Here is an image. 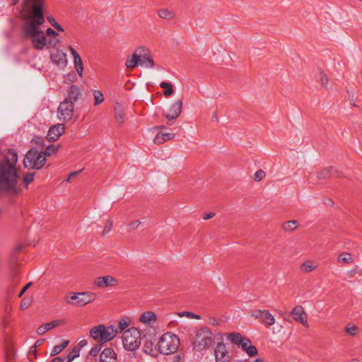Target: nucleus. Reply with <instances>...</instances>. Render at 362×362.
I'll return each mask as SVG.
<instances>
[{
	"label": "nucleus",
	"mask_w": 362,
	"mask_h": 362,
	"mask_svg": "<svg viewBox=\"0 0 362 362\" xmlns=\"http://www.w3.org/2000/svg\"><path fill=\"white\" fill-rule=\"evenodd\" d=\"M20 0H12L13 4ZM45 0H24L25 14L23 18V30L25 35L30 38L34 47L42 49L47 44V40L42 25L45 20L43 15Z\"/></svg>",
	"instance_id": "1"
},
{
	"label": "nucleus",
	"mask_w": 362,
	"mask_h": 362,
	"mask_svg": "<svg viewBox=\"0 0 362 362\" xmlns=\"http://www.w3.org/2000/svg\"><path fill=\"white\" fill-rule=\"evenodd\" d=\"M17 160L16 152L9 149L0 163V188L8 190L15 187L19 177L16 168Z\"/></svg>",
	"instance_id": "2"
},
{
	"label": "nucleus",
	"mask_w": 362,
	"mask_h": 362,
	"mask_svg": "<svg viewBox=\"0 0 362 362\" xmlns=\"http://www.w3.org/2000/svg\"><path fill=\"white\" fill-rule=\"evenodd\" d=\"M179 345V338L170 332L163 334L157 344L159 352L163 355L175 353L177 350Z\"/></svg>",
	"instance_id": "3"
},
{
	"label": "nucleus",
	"mask_w": 362,
	"mask_h": 362,
	"mask_svg": "<svg viewBox=\"0 0 362 362\" xmlns=\"http://www.w3.org/2000/svg\"><path fill=\"white\" fill-rule=\"evenodd\" d=\"M117 329L113 326L105 327L103 325L95 326L90 329V337L94 340L107 342L113 339L117 335Z\"/></svg>",
	"instance_id": "4"
},
{
	"label": "nucleus",
	"mask_w": 362,
	"mask_h": 362,
	"mask_svg": "<svg viewBox=\"0 0 362 362\" xmlns=\"http://www.w3.org/2000/svg\"><path fill=\"white\" fill-rule=\"evenodd\" d=\"M122 339L124 349L135 351L141 344V333L138 329L131 327L122 332Z\"/></svg>",
	"instance_id": "5"
},
{
	"label": "nucleus",
	"mask_w": 362,
	"mask_h": 362,
	"mask_svg": "<svg viewBox=\"0 0 362 362\" xmlns=\"http://www.w3.org/2000/svg\"><path fill=\"white\" fill-rule=\"evenodd\" d=\"M214 334L207 327H201L197 332L194 341V348L202 351L209 347L214 342Z\"/></svg>",
	"instance_id": "6"
},
{
	"label": "nucleus",
	"mask_w": 362,
	"mask_h": 362,
	"mask_svg": "<svg viewBox=\"0 0 362 362\" xmlns=\"http://www.w3.org/2000/svg\"><path fill=\"white\" fill-rule=\"evenodd\" d=\"M45 161V153L31 149L26 153L23 165L27 168L40 170L44 166Z\"/></svg>",
	"instance_id": "7"
},
{
	"label": "nucleus",
	"mask_w": 362,
	"mask_h": 362,
	"mask_svg": "<svg viewBox=\"0 0 362 362\" xmlns=\"http://www.w3.org/2000/svg\"><path fill=\"white\" fill-rule=\"evenodd\" d=\"M95 294L92 292L70 293L65 298V301L74 306H84L95 299Z\"/></svg>",
	"instance_id": "8"
},
{
	"label": "nucleus",
	"mask_w": 362,
	"mask_h": 362,
	"mask_svg": "<svg viewBox=\"0 0 362 362\" xmlns=\"http://www.w3.org/2000/svg\"><path fill=\"white\" fill-rule=\"evenodd\" d=\"M74 112V104L69 99H64L58 107L57 118L61 122H68L73 117Z\"/></svg>",
	"instance_id": "9"
},
{
	"label": "nucleus",
	"mask_w": 362,
	"mask_h": 362,
	"mask_svg": "<svg viewBox=\"0 0 362 362\" xmlns=\"http://www.w3.org/2000/svg\"><path fill=\"white\" fill-rule=\"evenodd\" d=\"M291 315L296 322L300 323L307 328L309 327L308 315L303 306L297 305L294 307L291 312Z\"/></svg>",
	"instance_id": "10"
},
{
	"label": "nucleus",
	"mask_w": 362,
	"mask_h": 362,
	"mask_svg": "<svg viewBox=\"0 0 362 362\" xmlns=\"http://www.w3.org/2000/svg\"><path fill=\"white\" fill-rule=\"evenodd\" d=\"M251 315L262 323L273 325L275 323L274 317L267 310H257L252 312Z\"/></svg>",
	"instance_id": "11"
},
{
	"label": "nucleus",
	"mask_w": 362,
	"mask_h": 362,
	"mask_svg": "<svg viewBox=\"0 0 362 362\" xmlns=\"http://www.w3.org/2000/svg\"><path fill=\"white\" fill-rule=\"evenodd\" d=\"M182 110V101L177 100L171 105L168 112L163 114V116L168 120L175 119L180 115Z\"/></svg>",
	"instance_id": "12"
},
{
	"label": "nucleus",
	"mask_w": 362,
	"mask_h": 362,
	"mask_svg": "<svg viewBox=\"0 0 362 362\" xmlns=\"http://www.w3.org/2000/svg\"><path fill=\"white\" fill-rule=\"evenodd\" d=\"M139 49H141L140 53V60L139 61V65L146 67L148 69H151L154 66V62L151 57L150 52L145 47H140Z\"/></svg>",
	"instance_id": "13"
},
{
	"label": "nucleus",
	"mask_w": 362,
	"mask_h": 362,
	"mask_svg": "<svg viewBox=\"0 0 362 362\" xmlns=\"http://www.w3.org/2000/svg\"><path fill=\"white\" fill-rule=\"evenodd\" d=\"M64 130L65 127L63 124L53 125L49 128L46 138L49 141H55L62 135Z\"/></svg>",
	"instance_id": "14"
},
{
	"label": "nucleus",
	"mask_w": 362,
	"mask_h": 362,
	"mask_svg": "<svg viewBox=\"0 0 362 362\" xmlns=\"http://www.w3.org/2000/svg\"><path fill=\"white\" fill-rule=\"evenodd\" d=\"M214 355L216 362H226L230 359L226 345L223 342L217 344L214 350Z\"/></svg>",
	"instance_id": "15"
},
{
	"label": "nucleus",
	"mask_w": 362,
	"mask_h": 362,
	"mask_svg": "<svg viewBox=\"0 0 362 362\" xmlns=\"http://www.w3.org/2000/svg\"><path fill=\"white\" fill-rule=\"evenodd\" d=\"M50 59L52 62L59 68H64L67 64L66 54L61 49L51 53Z\"/></svg>",
	"instance_id": "16"
},
{
	"label": "nucleus",
	"mask_w": 362,
	"mask_h": 362,
	"mask_svg": "<svg viewBox=\"0 0 362 362\" xmlns=\"http://www.w3.org/2000/svg\"><path fill=\"white\" fill-rule=\"evenodd\" d=\"M117 284V280L112 276H104L97 278L94 281V286L103 288L107 286H115Z\"/></svg>",
	"instance_id": "17"
},
{
	"label": "nucleus",
	"mask_w": 362,
	"mask_h": 362,
	"mask_svg": "<svg viewBox=\"0 0 362 362\" xmlns=\"http://www.w3.org/2000/svg\"><path fill=\"white\" fill-rule=\"evenodd\" d=\"M100 362H117L115 351L111 348H105L100 354Z\"/></svg>",
	"instance_id": "18"
},
{
	"label": "nucleus",
	"mask_w": 362,
	"mask_h": 362,
	"mask_svg": "<svg viewBox=\"0 0 362 362\" xmlns=\"http://www.w3.org/2000/svg\"><path fill=\"white\" fill-rule=\"evenodd\" d=\"M140 53L141 49H139V47L136 48L131 58L127 59L125 66L129 69H134L139 64V61L140 60Z\"/></svg>",
	"instance_id": "19"
},
{
	"label": "nucleus",
	"mask_w": 362,
	"mask_h": 362,
	"mask_svg": "<svg viewBox=\"0 0 362 362\" xmlns=\"http://www.w3.org/2000/svg\"><path fill=\"white\" fill-rule=\"evenodd\" d=\"M140 322L148 325H152L156 320V315L152 311L142 313L140 316Z\"/></svg>",
	"instance_id": "20"
},
{
	"label": "nucleus",
	"mask_w": 362,
	"mask_h": 362,
	"mask_svg": "<svg viewBox=\"0 0 362 362\" xmlns=\"http://www.w3.org/2000/svg\"><path fill=\"white\" fill-rule=\"evenodd\" d=\"M175 134L173 133L158 132L154 138V143L156 144H163L165 141L173 139Z\"/></svg>",
	"instance_id": "21"
},
{
	"label": "nucleus",
	"mask_w": 362,
	"mask_h": 362,
	"mask_svg": "<svg viewBox=\"0 0 362 362\" xmlns=\"http://www.w3.org/2000/svg\"><path fill=\"white\" fill-rule=\"evenodd\" d=\"M69 100L73 104L76 102L81 96V90L77 86H71L69 87Z\"/></svg>",
	"instance_id": "22"
},
{
	"label": "nucleus",
	"mask_w": 362,
	"mask_h": 362,
	"mask_svg": "<svg viewBox=\"0 0 362 362\" xmlns=\"http://www.w3.org/2000/svg\"><path fill=\"white\" fill-rule=\"evenodd\" d=\"M114 111L115 119L118 123L122 124L124 121L125 114L122 105L119 104H117L115 106Z\"/></svg>",
	"instance_id": "23"
},
{
	"label": "nucleus",
	"mask_w": 362,
	"mask_h": 362,
	"mask_svg": "<svg viewBox=\"0 0 362 362\" xmlns=\"http://www.w3.org/2000/svg\"><path fill=\"white\" fill-rule=\"evenodd\" d=\"M298 227V222L296 220H291L283 223L281 228L286 232H293Z\"/></svg>",
	"instance_id": "24"
},
{
	"label": "nucleus",
	"mask_w": 362,
	"mask_h": 362,
	"mask_svg": "<svg viewBox=\"0 0 362 362\" xmlns=\"http://www.w3.org/2000/svg\"><path fill=\"white\" fill-rule=\"evenodd\" d=\"M337 261L340 263L351 264L354 262V259L351 253L344 252L339 255L337 257Z\"/></svg>",
	"instance_id": "25"
},
{
	"label": "nucleus",
	"mask_w": 362,
	"mask_h": 362,
	"mask_svg": "<svg viewBox=\"0 0 362 362\" xmlns=\"http://www.w3.org/2000/svg\"><path fill=\"white\" fill-rule=\"evenodd\" d=\"M158 15L160 18L165 20H172L175 16V13L173 11L168 8H162L158 11Z\"/></svg>",
	"instance_id": "26"
},
{
	"label": "nucleus",
	"mask_w": 362,
	"mask_h": 362,
	"mask_svg": "<svg viewBox=\"0 0 362 362\" xmlns=\"http://www.w3.org/2000/svg\"><path fill=\"white\" fill-rule=\"evenodd\" d=\"M316 268L317 265H315L312 261H305L301 264L300 267V269L304 273H310L314 271Z\"/></svg>",
	"instance_id": "27"
},
{
	"label": "nucleus",
	"mask_w": 362,
	"mask_h": 362,
	"mask_svg": "<svg viewBox=\"0 0 362 362\" xmlns=\"http://www.w3.org/2000/svg\"><path fill=\"white\" fill-rule=\"evenodd\" d=\"M69 343V340H64L61 344L54 346L51 351V356H53L59 354L68 346Z\"/></svg>",
	"instance_id": "28"
},
{
	"label": "nucleus",
	"mask_w": 362,
	"mask_h": 362,
	"mask_svg": "<svg viewBox=\"0 0 362 362\" xmlns=\"http://www.w3.org/2000/svg\"><path fill=\"white\" fill-rule=\"evenodd\" d=\"M160 88L164 89V95L168 97L174 93L173 85L168 82H161L160 84Z\"/></svg>",
	"instance_id": "29"
},
{
	"label": "nucleus",
	"mask_w": 362,
	"mask_h": 362,
	"mask_svg": "<svg viewBox=\"0 0 362 362\" xmlns=\"http://www.w3.org/2000/svg\"><path fill=\"white\" fill-rule=\"evenodd\" d=\"M244 338L242 337V335L238 332L230 333L228 336V339L231 342L240 345Z\"/></svg>",
	"instance_id": "30"
},
{
	"label": "nucleus",
	"mask_w": 362,
	"mask_h": 362,
	"mask_svg": "<svg viewBox=\"0 0 362 362\" xmlns=\"http://www.w3.org/2000/svg\"><path fill=\"white\" fill-rule=\"evenodd\" d=\"M93 95L94 97V105H98L103 103L104 96L103 93L99 90H94L93 92Z\"/></svg>",
	"instance_id": "31"
},
{
	"label": "nucleus",
	"mask_w": 362,
	"mask_h": 362,
	"mask_svg": "<svg viewBox=\"0 0 362 362\" xmlns=\"http://www.w3.org/2000/svg\"><path fill=\"white\" fill-rule=\"evenodd\" d=\"M74 63L75 69H76L78 74L81 77H82L83 71V62H82L81 57L77 59H74Z\"/></svg>",
	"instance_id": "32"
},
{
	"label": "nucleus",
	"mask_w": 362,
	"mask_h": 362,
	"mask_svg": "<svg viewBox=\"0 0 362 362\" xmlns=\"http://www.w3.org/2000/svg\"><path fill=\"white\" fill-rule=\"evenodd\" d=\"M358 327L356 325H346L345 332L350 336H356L358 334Z\"/></svg>",
	"instance_id": "33"
},
{
	"label": "nucleus",
	"mask_w": 362,
	"mask_h": 362,
	"mask_svg": "<svg viewBox=\"0 0 362 362\" xmlns=\"http://www.w3.org/2000/svg\"><path fill=\"white\" fill-rule=\"evenodd\" d=\"M50 329H50V327L48 325V323H45L37 327L36 332L38 335H43L44 334H45L47 332H48Z\"/></svg>",
	"instance_id": "34"
},
{
	"label": "nucleus",
	"mask_w": 362,
	"mask_h": 362,
	"mask_svg": "<svg viewBox=\"0 0 362 362\" xmlns=\"http://www.w3.org/2000/svg\"><path fill=\"white\" fill-rule=\"evenodd\" d=\"M35 175V173H29L24 176L23 182L25 186L27 187L30 183H31L33 181Z\"/></svg>",
	"instance_id": "35"
},
{
	"label": "nucleus",
	"mask_w": 362,
	"mask_h": 362,
	"mask_svg": "<svg viewBox=\"0 0 362 362\" xmlns=\"http://www.w3.org/2000/svg\"><path fill=\"white\" fill-rule=\"evenodd\" d=\"M178 315L181 317H187L192 318V319H197V320L200 319V316L199 315H196V314L192 313H190V312H187V311L179 313Z\"/></svg>",
	"instance_id": "36"
},
{
	"label": "nucleus",
	"mask_w": 362,
	"mask_h": 362,
	"mask_svg": "<svg viewBox=\"0 0 362 362\" xmlns=\"http://www.w3.org/2000/svg\"><path fill=\"white\" fill-rule=\"evenodd\" d=\"M47 20L50 23V24L57 30L61 32L64 31V28L56 21V20L53 17H48Z\"/></svg>",
	"instance_id": "37"
},
{
	"label": "nucleus",
	"mask_w": 362,
	"mask_h": 362,
	"mask_svg": "<svg viewBox=\"0 0 362 362\" xmlns=\"http://www.w3.org/2000/svg\"><path fill=\"white\" fill-rule=\"evenodd\" d=\"M79 356V350L74 349L67 356V361L70 362L73 361L76 357Z\"/></svg>",
	"instance_id": "38"
},
{
	"label": "nucleus",
	"mask_w": 362,
	"mask_h": 362,
	"mask_svg": "<svg viewBox=\"0 0 362 362\" xmlns=\"http://www.w3.org/2000/svg\"><path fill=\"white\" fill-rule=\"evenodd\" d=\"M265 175L266 174L264 170H259L255 173L254 180L256 182H259L265 177Z\"/></svg>",
	"instance_id": "39"
},
{
	"label": "nucleus",
	"mask_w": 362,
	"mask_h": 362,
	"mask_svg": "<svg viewBox=\"0 0 362 362\" xmlns=\"http://www.w3.org/2000/svg\"><path fill=\"white\" fill-rule=\"evenodd\" d=\"M57 151V148L54 145L49 146L44 152H41L42 153H45V157L46 156H51L52 153Z\"/></svg>",
	"instance_id": "40"
},
{
	"label": "nucleus",
	"mask_w": 362,
	"mask_h": 362,
	"mask_svg": "<svg viewBox=\"0 0 362 362\" xmlns=\"http://www.w3.org/2000/svg\"><path fill=\"white\" fill-rule=\"evenodd\" d=\"M112 225H113L112 221L110 219L107 220V221L106 222V223L105 225L104 229L103 230V235H106L112 230Z\"/></svg>",
	"instance_id": "41"
},
{
	"label": "nucleus",
	"mask_w": 362,
	"mask_h": 362,
	"mask_svg": "<svg viewBox=\"0 0 362 362\" xmlns=\"http://www.w3.org/2000/svg\"><path fill=\"white\" fill-rule=\"evenodd\" d=\"M320 82L322 86L327 87L329 78L327 75L324 72H320Z\"/></svg>",
	"instance_id": "42"
},
{
	"label": "nucleus",
	"mask_w": 362,
	"mask_h": 362,
	"mask_svg": "<svg viewBox=\"0 0 362 362\" xmlns=\"http://www.w3.org/2000/svg\"><path fill=\"white\" fill-rule=\"evenodd\" d=\"M247 354L250 356H255L257 355V349L255 346L251 345V346L247 347V350L245 351Z\"/></svg>",
	"instance_id": "43"
},
{
	"label": "nucleus",
	"mask_w": 362,
	"mask_h": 362,
	"mask_svg": "<svg viewBox=\"0 0 362 362\" xmlns=\"http://www.w3.org/2000/svg\"><path fill=\"white\" fill-rule=\"evenodd\" d=\"M243 351H246L247 347L251 346V341L250 339L245 337L240 344Z\"/></svg>",
	"instance_id": "44"
},
{
	"label": "nucleus",
	"mask_w": 362,
	"mask_h": 362,
	"mask_svg": "<svg viewBox=\"0 0 362 362\" xmlns=\"http://www.w3.org/2000/svg\"><path fill=\"white\" fill-rule=\"evenodd\" d=\"M331 170L332 168L324 169L322 172L318 173L317 177L319 179L327 178L329 175Z\"/></svg>",
	"instance_id": "45"
},
{
	"label": "nucleus",
	"mask_w": 362,
	"mask_h": 362,
	"mask_svg": "<svg viewBox=\"0 0 362 362\" xmlns=\"http://www.w3.org/2000/svg\"><path fill=\"white\" fill-rule=\"evenodd\" d=\"M129 326V323L125 320H121L119 322V325H118V327H119V329L120 330V332L122 334V332L124 331V330H127V327Z\"/></svg>",
	"instance_id": "46"
},
{
	"label": "nucleus",
	"mask_w": 362,
	"mask_h": 362,
	"mask_svg": "<svg viewBox=\"0 0 362 362\" xmlns=\"http://www.w3.org/2000/svg\"><path fill=\"white\" fill-rule=\"evenodd\" d=\"M100 349H101V346L100 345H95V346H93L90 352H89V354L91 356H96L98 355L100 351Z\"/></svg>",
	"instance_id": "47"
},
{
	"label": "nucleus",
	"mask_w": 362,
	"mask_h": 362,
	"mask_svg": "<svg viewBox=\"0 0 362 362\" xmlns=\"http://www.w3.org/2000/svg\"><path fill=\"white\" fill-rule=\"evenodd\" d=\"M140 224H141L140 221H139V220L134 221L129 223V224L128 225V229H129V230H134L140 226Z\"/></svg>",
	"instance_id": "48"
},
{
	"label": "nucleus",
	"mask_w": 362,
	"mask_h": 362,
	"mask_svg": "<svg viewBox=\"0 0 362 362\" xmlns=\"http://www.w3.org/2000/svg\"><path fill=\"white\" fill-rule=\"evenodd\" d=\"M64 322H65L64 320H53V321L47 322V323L49 325L50 329H52L60 325L61 324L64 323Z\"/></svg>",
	"instance_id": "49"
},
{
	"label": "nucleus",
	"mask_w": 362,
	"mask_h": 362,
	"mask_svg": "<svg viewBox=\"0 0 362 362\" xmlns=\"http://www.w3.org/2000/svg\"><path fill=\"white\" fill-rule=\"evenodd\" d=\"M208 322L210 325H211L213 326H219L220 325V321L214 317H209Z\"/></svg>",
	"instance_id": "50"
},
{
	"label": "nucleus",
	"mask_w": 362,
	"mask_h": 362,
	"mask_svg": "<svg viewBox=\"0 0 362 362\" xmlns=\"http://www.w3.org/2000/svg\"><path fill=\"white\" fill-rule=\"evenodd\" d=\"M32 282H29L23 288L21 292L18 294V297L21 298L25 293V292L31 286Z\"/></svg>",
	"instance_id": "51"
},
{
	"label": "nucleus",
	"mask_w": 362,
	"mask_h": 362,
	"mask_svg": "<svg viewBox=\"0 0 362 362\" xmlns=\"http://www.w3.org/2000/svg\"><path fill=\"white\" fill-rule=\"evenodd\" d=\"M69 50H70V52H71V54H72V56L74 57V60L80 58V56L78 54V52L71 46L69 47Z\"/></svg>",
	"instance_id": "52"
},
{
	"label": "nucleus",
	"mask_w": 362,
	"mask_h": 362,
	"mask_svg": "<svg viewBox=\"0 0 362 362\" xmlns=\"http://www.w3.org/2000/svg\"><path fill=\"white\" fill-rule=\"evenodd\" d=\"M81 172V170L79 171H74V172H71V173H69V175H68V177L66 179V182H70L74 177H76L79 173Z\"/></svg>",
	"instance_id": "53"
},
{
	"label": "nucleus",
	"mask_w": 362,
	"mask_h": 362,
	"mask_svg": "<svg viewBox=\"0 0 362 362\" xmlns=\"http://www.w3.org/2000/svg\"><path fill=\"white\" fill-rule=\"evenodd\" d=\"M29 305H30V303L28 300H26V299L24 298L21 301L20 306H21V308L23 310V309L28 308Z\"/></svg>",
	"instance_id": "54"
},
{
	"label": "nucleus",
	"mask_w": 362,
	"mask_h": 362,
	"mask_svg": "<svg viewBox=\"0 0 362 362\" xmlns=\"http://www.w3.org/2000/svg\"><path fill=\"white\" fill-rule=\"evenodd\" d=\"M47 35L49 37H55V36H57L58 34L52 28H48L47 29Z\"/></svg>",
	"instance_id": "55"
},
{
	"label": "nucleus",
	"mask_w": 362,
	"mask_h": 362,
	"mask_svg": "<svg viewBox=\"0 0 362 362\" xmlns=\"http://www.w3.org/2000/svg\"><path fill=\"white\" fill-rule=\"evenodd\" d=\"M214 216H215L214 213L206 214L203 216V219L208 220V219H210V218H213Z\"/></svg>",
	"instance_id": "56"
},
{
	"label": "nucleus",
	"mask_w": 362,
	"mask_h": 362,
	"mask_svg": "<svg viewBox=\"0 0 362 362\" xmlns=\"http://www.w3.org/2000/svg\"><path fill=\"white\" fill-rule=\"evenodd\" d=\"M88 344V341L86 340V339H83L81 341H79L78 343V346L82 348V347H84L87 345Z\"/></svg>",
	"instance_id": "57"
},
{
	"label": "nucleus",
	"mask_w": 362,
	"mask_h": 362,
	"mask_svg": "<svg viewBox=\"0 0 362 362\" xmlns=\"http://www.w3.org/2000/svg\"><path fill=\"white\" fill-rule=\"evenodd\" d=\"M211 120L213 122H218V117L217 116L216 112H214L213 113L212 117H211Z\"/></svg>",
	"instance_id": "58"
},
{
	"label": "nucleus",
	"mask_w": 362,
	"mask_h": 362,
	"mask_svg": "<svg viewBox=\"0 0 362 362\" xmlns=\"http://www.w3.org/2000/svg\"><path fill=\"white\" fill-rule=\"evenodd\" d=\"M51 362H63V359L60 357H56L53 358Z\"/></svg>",
	"instance_id": "59"
},
{
	"label": "nucleus",
	"mask_w": 362,
	"mask_h": 362,
	"mask_svg": "<svg viewBox=\"0 0 362 362\" xmlns=\"http://www.w3.org/2000/svg\"><path fill=\"white\" fill-rule=\"evenodd\" d=\"M18 279L17 278L16 275L15 274H13V275L11 277V281L12 282H18Z\"/></svg>",
	"instance_id": "60"
},
{
	"label": "nucleus",
	"mask_w": 362,
	"mask_h": 362,
	"mask_svg": "<svg viewBox=\"0 0 362 362\" xmlns=\"http://www.w3.org/2000/svg\"><path fill=\"white\" fill-rule=\"evenodd\" d=\"M254 362H263V361L261 358H257L254 361Z\"/></svg>",
	"instance_id": "61"
},
{
	"label": "nucleus",
	"mask_w": 362,
	"mask_h": 362,
	"mask_svg": "<svg viewBox=\"0 0 362 362\" xmlns=\"http://www.w3.org/2000/svg\"><path fill=\"white\" fill-rule=\"evenodd\" d=\"M216 336L218 337L217 339H223V337H222L221 334H218Z\"/></svg>",
	"instance_id": "62"
},
{
	"label": "nucleus",
	"mask_w": 362,
	"mask_h": 362,
	"mask_svg": "<svg viewBox=\"0 0 362 362\" xmlns=\"http://www.w3.org/2000/svg\"><path fill=\"white\" fill-rule=\"evenodd\" d=\"M59 42V40H55L53 42V46H55Z\"/></svg>",
	"instance_id": "63"
},
{
	"label": "nucleus",
	"mask_w": 362,
	"mask_h": 362,
	"mask_svg": "<svg viewBox=\"0 0 362 362\" xmlns=\"http://www.w3.org/2000/svg\"><path fill=\"white\" fill-rule=\"evenodd\" d=\"M351 362H360V361H358L357 359H353V360H351Z\"/></svg>",
	"instance_id": "64"
}]
</instances>
